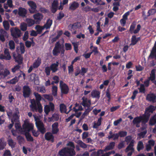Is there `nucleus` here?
I'll return each mask as SVG.
<instances>
[{
	"label": "nucleus",
	"mask_w": 156,
	"mask_h": 156,
	"mask_svg": "<svg viewBox=\"0 0 156 156\" xmlns=\"http://www.w3.org/2000/svg\"><path fill=\"white\" fill-rule=\"evenodd\" d=\"M68 146L71 147L69 149L68 148H65L59 152V154L62 156H72L75 154V152L74 150L75 148L74 145L72 142H69L68 144Z\"/></svg>",
	"instance_id": "f257e3e1"
},
{
	"label": "nucleus",
	"mask_w": 156,
	"mask_h": 156,
	"mask_svg": "<svg viewBox=\"0 0 156 156\" xmlns=\"http://www.w3.org/2000/svg\"><path fill=\"white\" fill-rule=\"evenodd\" d=\"M16 51L18 53H13V57L16 62H17L19 64H21L22 63L23 58L19 53H23L25 52L24 46L23 43H20V46L17 48Z\"/></svg>",
	"instance_id": "f03ea898"
},
{
	"label": "nucleus",
	"mask_w": 156,
	"mask_h": 156,
	"mask_svg": "<svg viewBox=\"0 0 156 156\" xmlns=\"http://www.w3.org/2000/svg\"><path fill=\"white\" fill-rule=\"evenodd\" d=\"M7 114L9 118H12L11 121L12 123L10 124L8 126L9 128L10 129L13 126V121L19 118V112L18 109L17 108H16L15 112H13L12 111H8L7 112Z\"/></svg>",
	"instance_id": "7ed1b4c3"
},
{
	"label": "nucleus",
	"mask_w": 156,
	"mask_h": 156,
	"mask_svg": "<svg viewBox=\"0 0 156 156\" xmlns=\"http://www.w3.org/2000/svg\"><path fill=\"white\" fill-rule=\"evenodd\" d=\"M148 121V118H145L144 116L142 115L135 118L133 121V123L137 127H139L140 126V122L142 124H144Z\"/></svg>",
	"instance_id": "20e7f679"
},
{
	"label": "nucleus",
	"mask_w": 156,
	"mask_h": 156,
	"mask_svg": "<svg viewBox=\"0 0 156 156\" xmlns=\"http://www.w3.org/2000/svg\"><path fill=\"white\" fill-rule=\"evenodd\" d=\"M24 122L23 125V128L26 132L29 133L30 131L33 130L34 126L32 123L29 122L27 121H24Z\"/></svg>",
	"instance_id": "39448f33"
},
{
	"label": "nucleus",
	"mask_w": 156,
	"mask_h": 156,
	"mask_svg": "<svg viewBox=\"0 0 156 156\" xmlns=\"http://www.w3.org/2000/svg\"><path fill=\"white\" fill-rule=\"evenodd\" d=\"M41 63V58L39 57L37 59L35 60L33 64L30 66L28 70V73L31 72L32 70L34 68H37L39 66Z\"/></svg>",
	"instance_id": "423d86ee"
},
{
	"label": "nucleus",
	"mask_w": 156,
	"mask_h": 156,
	"mask_svg": "<svg viewBox=\"0 0 156 156\" xmlns=\"http://www.w3.org/2000/svg\"><path fill=\"white\" fill-rule=\"evenodd\" d=\"M34 117L36 121V124L37 127L41 133H44L45 132V130L43 124L41 121L37 120L35 116H34Z\"/></svg>",
	"instance_id": "0eeeda50"
},
{
	"label": "nucleus",
	"mask_w": 156,
	"mask_h": 156,
	"mask_svg": "<svg viewBox=\"0 0 156 156\" xmlns=\"http://www.w3.org/2000/svg\"><path fill=\"white\" fill-rule=\"evenodd\" d=\"M12 35L14 37L17 38L20 36V30L17 27L12 28L11 29Z\"/></svg>",
	"instance_id": "6e6552de"
},
{
	"label": "nucleus",
	"mask_w": 156,
	"mask_h": 156,
	"mask_svg": "<svg viewBox=\"0 0 156 156\" xmlns=\"http://www.w3.org/2000/svg\"><path fill=\"white\" fill-rule=\"evenodd\" d=\"M134 142L135 141L134 140H131L129 145L125 150L126 152L129 151L127 154L128 156H131L134 151V149L133 148V146Z\"/></svg>",
	"instance_id": "1a4fd4ad"
},
{
	"label": "nucleus",
	"mask_w": 156,
	"mask_h": 156,
	"mask_svg": "<svg viewBox=\"0 0 156 156\" xmlns=\"http://www.w3.org/2000/svg\"><path fill=\"white\" fill-rule=\"evenodd\" d=\"M27 3L30 8L29 9L30 12L32 13L36 12L37 11V6L36 4L32 1H29Z\"/></svg>",
	"instance_id": "9d476101"
},
{
	"label": "nucleus",
	"mask_w": 156,
	"mask_h": 156,
	"mask_svg": "<svg viewBox=\"0 0 156 156\" xmlns=\"http://www.w3.org/2000/svg\"><path fill=\"white\" fill-rule=\"evenodd\" d=\"M55 108V105L52 102H50L49 105H46L44 108V112L47 114L51 111H53Z\"/></svg>",
	"instance_id": "9b49d317"
},
{
	"label": "nucleus",
	"mask_w": 156,
	"mask_h": 156,
	"mask_svg": "<svg viewBox=\"0 0 156 156\" xmlns=\"http://www.w3.org/2000/svg\"><path fill=\"white\" fill-rule=\"evenodd\" d=\"M155 109V108L152 105L150 106L146 109L145 115H143L144 116L145 118H147L148 120L149 117L151 115V113H152Z\"/></svg>",
	"instance_id": "f8f14e48"
},
{
	"label": "nucleus",
	"mask_w": 156,
	"mask_h": 156,
	"mask_svg": "<svg viewBox=\"0 0 156 156\" xmlns=\"http://www.w3.org/2000/svg\"><path fill=\"white\" fill-rule=\"evenodd\" d=\"M61 49V45L59 42H58L55 44V46L53 49L52 53L54 55H57L60 52Z\"/></svg>",
	"instance_id": "ddd939ff"
},
{
	"label": "nucleus",
	"mask_w": 156,
	"mask_h": 156,
	"mask_svg": "<svg viewBox=\"0 0 156 156\" xmlns=\"http://www.w3.org/2000/svg\"><path fill=\"white\" fill-rule=\"evenodd\" d=\"M60 86L62 93L67 94L69 91V88L67 85L62 81L60 82Z\"/></svg>",
	"instance_id": "4468645a"
},
{
	"label": "nucleus",
	"mask_w": 156,
	"mask_h": 156,
	"mask_svg": "<svg viewBox=\"0 0 156 156\" xmlns=\"http://www.w3.org/2000/svg\"><path fill=\"white\" fill-rule=\"evenodd\" d=\"M4 55H0V59H5L7 60H9L11 58V56L10 55L9 50L7 49H5L4 51Z\"/></svg>",
	"instance_id": "2eb2a0df"
},
{
	"label": "nucleus",
	"mask_w": 156,
	"mask_h": 156,
	"mask_svg": "<svg viewBox=\"0 0 156 156\" xmlns=\"http://www.w3.org/2000/svg\"><path fill=\"white\" fill-rule=\"evenodd\" d=\"M83 109L81 106L79 105L78 104L76 103L75 104V106L73 108V110L75 112L76 116L77 117H79L81 115V113L80 112L77 113L79 111H81Z\"/></svg>",
	"instance_id": "dca6fc26"
},
{
	"label": "nucleus",
	"mask_w": 156,
	"mask_h": 156,
	"mask_svg": "<svg viewBox=\"0 0 156 156\" xmlns=\"http://www.w3.org/2000/svg\"><path fill=\"white\" fill-rule=\"evenodd\" d=\"M82 101L81 104L85 108L87 107H91L90 105L91 102L90 100L86 98L83 97L82 98Z\"/></svg>",
	"instance_id": "f3484780"
},
{
	"label": "nucleus",
	"mask_w": 156,
	"mask_h": 156,
	"mask_svg": "<svg viewBox=\"0 0 156 156\" xmlns=\"http://www.w3.org/2000/svg\"><path fill=\"white\" fill-rule=\"evenodd\" d=\"M58 124L57 122H55L52 124L51 126L52 133L53 134H56L59 131L58 128Z\"/></svg>",
	"instance_id": "a211bd4d"
},
{
	"label": "nucleus",
	"mask_w": 156,
	"mask_h": 156,
	"mask_svg": "<svg viewBox=\"0 0 156 156\" xmlns=\"http://www.w3.org/2000/svg\"><path fill=\"white\" fill-rule=\"evenodd\" d=\"M69 5V10L74 11L79 7V4L76 2H73L70 3Z\"/></svg>",
	"instance_id": "6ab92c4d"
},
{
	"label": "nucleus",
	"mask_w": 156,
	"mask_h": 156,
	"mask_svg": "<svg viewBox=\"0 0 156 156\" xmlns=\"http://www.w3.org/2000/svg\"><path fill=\"white\" fill-rule=\"evenodd\" d=\"M129 15V12H127L125 13L122 16V18L120 20V23L121 25L122 26L124 27L125 26L126 22V20H127V16Z\"/></svg>",
	"instance_id": "aec40b11"
},
{
	"label": "nucleus",
	"mask_w": 156,
	"mask_h": 156,
	"mask_svg": "<svg viewBox=\"0 0 156 156\" xmlns=\"http://www.w3.org/2000/svg\"><path fill=\"white\" fill-rule=\"evenodd\" d=\"M27 13V10L25 8L20 7L18 9V14L23 17H25Z\"/></svg>",
	"instance_id": "412c9836"
},
{
	"label": "nucleus",
	"mask_w": 156,
	"mask_h": 156,
	"mask_svg": "<svg viewBox=\"0 0 156 156\" xmlns=\"http://www.w3.org/2000/svg\"><path fill=\"white\" fill-rule=\"evenodd\" d=\"M23 95L25 97H27L30 94V90L29 87L27 86H24L23 87Z\"/></svg>",
	"instance_id": "4be33fe9"
},
{
	"label": "nucleus",
	"mask_w": 156,
	"mask_h": 156,
	"mask_svg": "<svg viewBox=\"0 0 156 156\" xmlns=\"http://www.w3.org/2000/svg\"><path fill=\"white\" fill-rule=\"evenodd\" d=\"M100 92L96 90H93L91 92V95L92 98L99 99L100 97Z\"/></svg>",
	"instance_id": "5701e85b"
},
{
	"label": "nucleus",
	"mask_w": 156,
	"mask_h": 156,
	"mask_svg": "<svg viewBox=\"0 0 156 156\" xmlns=\"http://www.w3.org/2000/svg\"><path fill=\"white\" fill-rule=\"evenodd\" d=\"M58 4V2L57 0L54 1L52 4L51 8V10L54 13L56 11Z\"/></svg>",
	"instance_id": "b1692460"
},
{
	"label": "nucleus",
	"mask_w": 156,
	"mask_h": 156,
	"mask_svg": "<svg viewBox=\"0 0 156 156\" xmlns=\"http://www.w3.org/2000/svg\"><path fill=\"white\" fill-rule=\"evenodd\" d=\"M58 62H56V63H53L51 65L50 67L53 72H55L58 70Z\"/></svg>",
	"instance_id": "393cba45"
},
{
	"label": "nucleus",
	"mask_w": 156,
	"mask_h": 156,
	"mask_svg": "<svg viewBox=\"0 0 156 156\" xmlns=\"http://www.w3.org/2000/svg\"><path fill=\"white\" fill-rule=\"evenodd\" d=\"M33 17L36 22H38L43 19V16L40 13H37L34 14L33 16Z\"/></svg>",
	"instance_id": "a878e982"
},
{
	"label": "nucleus",
	"mask_w": 156,
	"mask_h": 156,
	"mask_svg": "<svg viewBox=\"0 0 156 156\" xmlns=\"http://www.w3.org/2000/svg\"><path fill=\"white\" fill-rule=\"evenodd\" d=\"M156 52V41L154 44V46L153 48V49L151 52L150 55L149 56V58H153L155 57L156 58V55H155V53Z\"/></svg>",
	"instance_id": "bb28decb"
},
{
	"label": "nucleus",
	"mask_w": 156,
	"mask_h": 156,
	"mask_svg": "<svg viewBox=\"0 0 156 156\" xmlns=\"http://www.w3.org/2000/svg\"><path fill=\"white\" fill-rule=\"evenodd\" d=\"M45 138L47 140H51L52 142L54 141V136L50 132L47 133L45 134Z\"/></svg>",
	"instance_id": "cd10ccee"
},
{
	"label": "nucleus",
	"mask_w": 156,
	"mask_h": 156,
	"mask_svg": "<svg viewBox=\"0 0 156 156\" xmlns=\"http://www.w3.org/2000/svg\"><path fill=\"white\" fill-rule=\"evenodd\" d=\"M156 97L153 94H148L147 97V100L150 101L154 102L156 99Z\"/></svg>",
	"instance_id": "c85d7f7f"
},
{
	"label": "nucleus",
	"mask_w": 156,
	"mask_h": 156,
	"mask_svg": "<svg viewBox=\"0 0 156 156\" xmlns=\"http://www.w3.org/2000/svg\"><path fill=\"white\" fill-rule=\"evenodd\" d=\"M9 74V71L7 69H5L3 73L2 72H0V78L4 79Z\"/></svg>",
	"instance_id": "c756f323"
},
{
	"label": "nucleus",
	"mask_w": 156,
	"mask_h": 156,
	"mask_svg": "<svg viewBox=\"0 0 156 156\" xmlns=\"http://www.w3.org/2000/svg\"><path fill=\"white\" fill-rule=\"evenodd\" d=\"M66 106L64 104H61L60 105V110L62 113H66V114H68L69 111L66 112Z\"/></svg>",
	"instance_id": "7c9ffc66"
},
{
	"label": "nucleus",
	"mask_w": 156,
	"mask_h": 156,
	"mask_svg": "<svg viewBox=\"0 0 156 156\" xmlns=\"http://www.w3.org/2000/svg\"><path fill=\"white\" fill-rule=\"evenodd\" d=\"M155 69H153L151 72V73L150 74V76L149 77V80H151L152 82L153 81L155 80Z\"/></svg>",
	"instance_id": "2f4dec72"
},
{
	"label": "nucleus",
	"mask_w": 156,
	"mask_h": 156,
	"mask_svg": "<svg viewBox=\"0 0 156 156\" xmlns=\"http://www.w3.org/2000/svg\"><path fill=\"white\" fill-rule=\"evenodd\" d=\"M7 35V33L5 31L2 30L1 34H0V40L2 42L5 41V36Z\"/></svg>",
	"instance_id": "473e14b6"
},
{
	"label": "nucleus",
	"mask_w": 156,
	"mask_h": 156,
	"mask_svg": "<svg viewBox=\"0 0 156 156\" xmlns=\"http://www.w3.org/2000/svg\"><path fill=\"white\" fill-rule=\"evenodd\" d=\"M52 23V20L50 19H48L47 20L46 23L44 25V27L46 29L49 28L51 25Z\"/></svg>",
	"instance_id": "72a5a7b5"
},
{
	"label": "nucleus",
	"mask_w": 156,
	"mask_h": 156,
	"mask_svg": "<svg viewBox=\"0 0 156 156\" xmlns=\"http://www.w3.org/2000/svg\"><path fill=\"white\" fill-rule=\"evenodd\" d=\"M139 40V38H136L135 36H133L131 39V43L130 44L132 45L135 44Z\"/></svg>",
	"instance_id": "f704fd0d"
},
{
	"label": "nucleus",
	"mask_w": 156,
	"mask_h": 156,
	"mask_svg": "<svg viewBox=\"0 0 156 156\" xmlns=\"http://www.w3.org/2000/svg\"><path fill=\"white\" fill-rule=\"evenodd\" d=\"M34 96L36 98V102H37V103H39L40 101L42 100L43 99L41 97V96L39 94L37 93H34Z\"/></svg>",
	"instance_id": "c9c22d12"
},
{
	"label": "nucleus",
	"mask_w": 156,
	"mask_h": 156,
	"mask_svg": "<svg viewBox=\"0 0 156 156\" xmlns=\"http://www.w3.org/2000/svg\"><path fill=\"white\" fill-rule=\"evenodd\" d=\"M115 145V143L112 142L110 143L105 148V151H108L113 149Z\"/></svg>",
	"instance_id": "e433bc0d"
},
{
	"label": "nucleus",
	"mask_w": 156,
	"mask_h": 156,
	"mask_svg": "<svg viewBox=\"0 0 156 156\" xmlns=\"http://www.w3.org/2000/svg\"><path fill=\"white\" fill-rule=\"evenodd\" d=\"M101 118H99L97 123L94 122V124L93 127L94 128H97L101 125Z\"/></svg>",
	"instance_id": "4c0bfd02"
},
{
	"label": "nucleus",
	"mask_w": 156,
	"mask_h": 156,
	"mask_svg": "<svg viewBox=\"0 0 156 156\" xmlns=\"http://www.w3.org/2000/svg\"><path fill=\"white\" fill-rule=\"evenodd\" d=\"M20 27L22 31H25L27 29V26L26 23H22L20 24Z\"/></svg>",
	"instance_id": "58836bf2"
},
{
	"label": "nucleus",
	"mask_w": 156,
	"mask_h": 156,
	"mask_svg": "<svg viewBox=\"0 0 156 156\" xmlns=\"http://www.w3.org/2000/svg\"><path fill=\"white\" fill-rule=\"evenodd\" d=\"M45 28L44 26L41 27L39 25H37L35 27V29L38 33H41L42 30Z\"/></svg>",
	"instance_id": "ea45409f"
},
{
	"label": "nucleus",
	"mask_w": 156,
	"mask_h": 156,
	"mask_svg": "<svg viewBox=\"0 0 156 156\" xmlns=\"http://www.w3.org/2000/svg\"><path fill=\"white\" fill-rule=\"evenodd\" d=\"M80 26V24L77 23H75L73 25H70L69 27L71 28V31H72L73 30H75L79 28Z\"/></svg>",
	"instance_id": "a19ab883"
},
{
	"label": "nucleus",
	"mask_w": 156,
	"mask_h": 156,
	"mask_svg": "<svg viewBox=\"0 0 156 156\" xmlns=\"http://www.w3.org/2000/svg\"><path fill=\"white\" fill-rule=\"evenodd\" d=\"M58 87L55 86H53L52 87V94L54 96H56L57 94Z\"/></svg>",
	"instance_id": "79ce46f5"
},
{
	"label": "nucleus",
	"mask_w": 156,
	"mask_h": 156,
	"mask_svg": "<svg viewBox=\"0 0 156 156\" xmlns=\"http://www.w3.org/2000/svg\"><path fill=\"white\" fill-rule=\"evenodd\" d=\"M28 25L29 26H31L34 25L35 23V21L32 19H27L26 20Z\"/></svg>",
	"instance_id": "37998d69"
},
{
	"label": "nucleus",
	"mask_w": 156,
	"mask_h": 156,
	"mask_svg": "<svg viewBox=\"0 0 156 156\" xmlns=\"http://www.w3.org/2000/svg\"><path fill=\"white\" fill-rule=\"evenodd\" d=\"M144 148V145L142 142L141 141L139 142L137 146V150L140 151Z\"/></svg>",
	"instance_id": "c03bdc74"
},
{
	"label": "nucleus",
	"mask_w": 156,
	"mask_h": 156,
	"mask_svg": "<svg viewBox=\"0 0 156 156\" xmlns=\"http://www.w3.org/2000/svg\"><path fill=\"white\" fill-rule=\"evenodd\" d=\"M3 27L5 30H9V22L6 20L4 21L3 22Z\"/></svg>",
	"instance_id": "a18cd8bd"
},
{
	"label": "nucleus",
	"mask_w": 156,
	"mask_h": 156,
	"mask_svg": "<svg viewBox=\"0 0 156 156\" xmlns=\"http://www.w3.org/2000/svg\"><path fill=\"white\" fill-rule=\"evenodd\" d=\"M9 45L11 50H14L15 49V43L13 41L10 40L9 41Z\"/></svg>",
	"instance_id": "49530a36"
},
{
	"label": "nucleus",
	"mask_w": 156,
	"mask_h": 156,
	"mask_svg": "<svg viewBox=\"0 0 156 156\" xmlns=\"http://www.w3.org/2000/svg\"><path fill=\"white\" fill-rule=\"evenodd\" d=\"M25 135L28 141H32L33 140V138L31 136V135L29 134V133L26 132Z\"/></svg>",
	"instance_id": "de8ad7c7"
},
{
	"label": "nucleus",
	"mask_w": 156,
	"mask_h": 156,
	"mask_svg": "<svg viewBox=\"0 0 156 156\" xmlns=\"http://www.w3.org/2000/svg\"><path fill=\"white\" fill-rule=\"evenodd\" d=\"M119 137L118 133L114 134L112 135H110L108 136L109 139L112 138L113 140H115L118 139Z\"/></svg>",
	"instance_id": "09e8293b"
},
{
	"label": "nucleus",
	"mask_w": 156,
	"mask_h": 156,
	"mask_svg": "<svg viewBox=\"0 0 156 156\" xmlns=\"http://www.w3.org/2000/svg\"><path fill=\"white\" fill-rule=\"evenodd\" d=\"M8 142L9 145L11 146L12 148L14 147L16 144V143L14 142L11 139H9L8 140Z\"/></svg>",
	"instance_id": "8fccbe9b"
},
{
	"label": "nucleus",
	"mask_w": 156,
	"mask_h": 156,
	"mask_svg": "<svg viewBox=\"0 0 156 156\" xmlns=\"http://www.w3.org/2000/svg\"><path fill=\"white\" fill-rule=\"evenodd\" d=\"M156 116L154 115L150 119V124L153 125L156 123Z\"/></svg>",
	"instance_id": "3c124183"
},
{
	"label": "nucleus",
	"mask_w": 156,
	"mask_h": 156,
	"mask_svg": "<svg viewBox=\"0 0 156 156\" xmlns=\"http://www.w3.org/2000/svg\"><path fill=\"white\" fill-rule=\"evenodd\" d=\"M85 111L83 114V115L85 116L87 115L89 112L93 109L92 107H87L85 108Z\"/></svg>",
	"instance_id": "603ef678"
},
{
	"label": "nucleus",
	"mask_w": 156,
	"mask_h": 156,
	"mask_svg": "<svg viewBox=\"0 0 156 156\" xmlns=\"http://www.w3.org/2000/svg\"><path fill=\"white\" fill-rule=\"evenodd\" d=\"M68 0H63L62 2H61L60 4V5L58 8L59 9L62 10L63 9V6L62 4L64 5L68 3Z\"/></svg>",
	"instance_id": "864d4df0"
},
{
	"label": "nucleus",
	"mask_w": 156,
	"mask_h": 156,
	"mask_svg": "<svg viewBox=\"0 0 156 156\" xmlns=\"http://www.w3.org/2000/svg\"><path fill=\"white\" fill-rule=\"evenodd\" d=\"M77 143L82 148H85L87 147L86 145L80 140H78Z\"/></svg>",
	"instance_id": "5fc2aeb1"
},
{
	"label": "nucleus",
	"mask_w": 156,
	"mask_h": 156,
	"mask_svg": "<svg viewBox=\"0 0 156 156\" xmlns=\"http://www.w3.org/2000/svg\"><path fill=\"white\" fill-rule=\"evenodd\" d=\"M146 133V132L145 131H144L140 133L139 134H138V136L137 139L139 140H140L141 138H143Z\"/></svg>",
	"instance_id": "6e6d98bb"
},
{
	"label": "nucleus",
	"mask_w": 156,
	"mask_h": 156,
	"mask_svg": "<svg viewBox=\"0 0 156 156\" xmlns=\"http://www.w3.org/2000/svg\"><path fill=\"white\" fill-rule=\"evenodd\" d=\"M59 116L58 114L55 113L52 117V118L54 121H58L59 119Z\"/></svg>",
	"instance_id": "4d7b16f0"
},
{
	"label": "nucleus",
	"mask_w": 156,
	"mask_h": 156,
	"mask_svg": "<svg viewBox=\"0 0 156 156\" xmlns=\"http://www.w3.org/2000/svg\"><path fill=\"white\" fill-rule=\"evenodd\" d=\"M62 34V31H60L59 32L57 36L54 38H53L51 39V41H52V42H55L60 37L61 35Z\"/></svg>",
	"instance_id": "13d9d810"
},
{
	"label": "nucleus",
	"mask_w": 156,
	"mask_h": 156,
	"mask_svg": "<svg viewBox=\"0 0 156 156\" xmlns=\"http://www.w3.org/2000/svg\"><path fill=\"white\" fill-rule=\"evenodd\" d=\"M7 3L8 6L11 8H13L14 6L12 4V0H8L7 1Z\"/></svg>",
	"instance_id": "bf43d9fd"
},
{
	"label": "nucleus",
	"mask_w": 156,
	"mask_h": 156,
	"mask_svg": "<svg viewBox=\"0 0 156 156\" xmlns=\"http://www.w3.org/2000/svg\"><path fill=\"white\" fill-rule=\"evenodd\" d=\"M127 134V132L125 131H121L118 133L119 136H120L121 137H124Z\"/></svg>",
	"instance_id": "052dcab7"
},
{
	"label": "nucleus",
	"mask_w": 156,
	"mask_h": 156,
	"mask_svg": "<svg viewBox=\"0 0 156 156\" xmlns=\"http://www.w3.org/2000/svg\"><path fill=\"white\" fill-rule=\"evenodd\" d=\"M18 78L17 77H15L14 78L11 80L9 82L11 84H15L16 82L18 81Z\"/></svg>",
	"instance_id": "680f3d73"
},
{
	"label": "nucleus",
	"mask_w": 156,
	"mask_h": 156,
	"mask_svg": "<svg viewBox=\"0 0 156 156\" xmlns=\"http://www.w3.org/2000/svg\"><path fill=\"white\" fill-rule=\"evenodd\" d=\"M156 12V10L155 9H152L148 11V16L151 15H153L155 14Z\"/></svg>",
	"instance_id": "e2e57ef3"
},
{
	"label": "nucleus",
	"mask_w": 156,
	"mask_h": 156,
	"mask_svg": "<svg viewBox=\"0 0 156 156\" xmlns=\"http://www.w3.org/2000/svg\"><path fill=\"white\" fill-rule=\"evenodd\" d=\"M44 97L46 99H47L49 101H52L53 100V98L52 97L51 95H44Z\"/></svg>",
	"instance_id": "0e129e2a"
},
{
	"label": "nucleus",
	"mask_w": 156,
	"mask_h": 156,
	"mask_svg": "<svg viewBox=\"0 0 156 156\" xmlns=\"http://www.w3.org/2000/svg\"><path fill=\"white\" fill-rule=\"evenodd\" d=\"M65 46L66 50H69L72 49L71 45L70 44L66 43L65 44Z\"/></svg>",
	"instance_id": "69168bd1"
},
{
	"label": "nucleus",
	"mask_w": 156,
	"mask_h": 156,
	"mask_svg": "<svg viewBox=\"0 0 156 156\" xmlns=\"http://www.w3.org/2000/svg\"><path fill=\"white\" fill-rule=\"evenodd\" d=\"M140 92L144 93L145 92V88L144 85L143 84L140 85V87L139 88Z\"/></svg>",
	"instance_id": "338daca9"
},
{
	"label": "nucleus",
	"mask_w": 156,
	"mask_h": 156,
	"mask_svg": "<svg viewBox=\"0 0 156 156\" xmlns=\"http://www.w3.org/2000/svg\"><path fill=\"white\" fill-rule=\"evenodd\" d=\"M115 153V151H112L105 153L102 156H109L111 154H114Z\"/></svg>",
	"instance_id": "774afa93"
}]
</instances>
